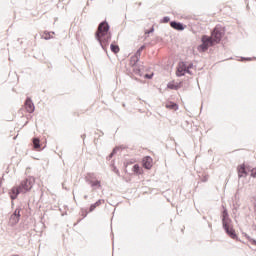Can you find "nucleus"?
<instances>
[{"label": "nucleus", "mask_w": 256, "mask_h": 256, "mask_svg": "<svg viewBox=\"0 0 256 256\" xmlns=\"http://www.w3.org/2000/svg\"><path fill=\"white\" fill-rule=\"evenodd\" d=\"M142 166L144 169H151V167H153V158H151V156H145L142 159Z\"/></svg>", "instance_id": "obj_13"}, {"label": "nucleus", "mask_w": 256, "mask_h": 256, "mask_svg": "<svg viewBox=\"0 0 256 256\" xmlns=\"http://www.w3.org/2000/svg\"><path fill=\"white\" fill-rule=\"evenodd\" d=\"M81 214H82L83 219H85V217H87V215H89V211H87V209H85V208H82Z\"/></svg>", "instance_id": "obj_26"}, {"label": "nucleus", "mask_w": 256, "mask_h": 256, "mask_svg": "<svg viewBox=\"0 0 256 256\" xmlns=\"http://www.w3.org/2000/svg\"><path fill=\"white\" fill-rule=\"evenodd\" d=\"M237 171L239 179H241L242 177H247V175H249V169H247V166H245V164L239 165Z\"/></svg>", "instance_id": "obj_11"}, {"label": "nucleus", "mask_w": 256, "mask_h": 256, "mask_svg": "<svg viewBox=\"0 0 256 256\" xmlns=\"http://www.w3.org/2000/svg\"><path fill=\"white\" fill-rule=\"evenodd\" d=\"M118 149L123 150V149H127V147H125L124 145H121V146L118 147Z\"/></svg>", "instance_id": "obj_39"}, {"label": "nucleus", "mask_w": 256, "mask_h": 256, "mask_svg": "<svg viewBox=\"0 0 256 256\" xmlns=\"http://www.w3.org/2000/svg\"><path fill=\"white\" fill-rule=\"evenodd\" d=\"M51 33H45V36L43 37V39H45V41H49V39H51Z\"/></svg>", "instance_id": "obj_29"}, {"label": "nucleus", "mask_w": 256, "mask_h": 256, "mask_svg": "<svg viewBox=\"0 0 256 256\" xmlns=\"http://www.w3.org/2000/svg\"><path fill=\"white\" fill-rule=\"evenodd\" d=\"M186 68L193 69V63H189L188 65L186 64Z\"/></svg>", "instance_id": "obj_36"}, {"label": "nucleus", "mask_w": 256, "mask_h": 256, "mask_svg": "<svg viewBox=\"0 0 256 256\" xmlns=\"http://www.w3.org/2000/svg\"><path fill=\"white\" fill-rule=\"evenodd\" d=\"M223 207L222 211V228L224 229L226 235L233 239L234 241H239V236H237V232H235V228H233V220L229 217V211Z\"/></svg>", "instance_id": "obj_2"}, {"label": "nucleus", "mask_w": 256, "mask_h": 256, "mask_svg": "<svg viewBox=\"0 0 256 256\" xmlns=\"http://www.w3.org/2000/svg\"><path fill=\"white\" fill-rule=\"evenodd\" d=\"M21 206L16 207L15 211L10 216V225L11 227H15L19 221H21Z\"/></svg>", "instance_id": "obj_6"}, {"label": "nucleus", "mask_w": 256, "mask_h": 256, "mask_svg": "<svg viewBox=\"0 0 256 256\" xmlns=\"http://www.w3.org/2000/svg\"><path fill=\"white\" fill-rule=\"evenodd\" d=\"M112 37L113 34L111 33V26L109 25V22H107V20L100 22L95 32V39L98 41L103 51H107V47H109Z\"/></svg>", "instance_id": "obj_1"}, {"label": "nucleus", "mask_w": 256, "mask_h": 256, "mask_svg": "<svg viewBox=\"0 0 256 256\" xmlns=\"http://www.w3.org/2000/svg\"><path fill=\"white\" fill-rule=\"evenodd\" d=\"M132 71L134 75H138L139 77H143V72H141V68L134 66L132 67Z\"/></svg>", "instance_id": "obj_20"}, {"label": "nucleus", "mask_w": 256, "mask_h": 256, "mask_svg": "<svg viewBox=\"0 0 256 256\" xmlns=\"http://www.w3.org/2000/svg\"><path fill=\"white\" fill-rule=\"evenodd\" d=\"M93 179H95L94 173H87V175L85 176V181L88 184H91L93 182Z\"/></svg>", "instance_id": "obj_18"}, {"label": "nucleus", "mask_w": 256, "mask_h": 256, "mask_svg": "<svg viewBox=\"0 0 256 256\" xmlns=\"http://www.w3.org/2000/svg\"><path fill=\"white\" fill-rule=\"evenodd\" d=\"M214 45H217L213 38L208 35H202L201 37V44L197 46V51L199 53H206V51H209V47H213Z\"/></svg>", "instance_id": "obj_3"}, {"label": "nucleus", "mask_w": 256, "mask_h": 256, "mask_svg": "<svg viewBox=\"0 0 256 256\" xmlns=\"http://www.w3.org/2000/svg\"><path fill=\"white\" fill-rule=\"evenodd\" d=\"M131 163H133V162H126L125 167H127V165H131Z\"/></svg>", "instance_id": "obj_41"}, {"label": "nucleus", "mask_w": 256, "mask_h": 256, "mask_svg": "<svg viewBox=\"0 0 256 256\" xmlns=\"http://www.w3.org/2000/svg\"><path fill=\"white\" fill-rule=\"evenodd\" d=\"M145 47H146L145 45L140 46L139 49L136 51L135 55H137L138 57H141V53H143Z\"/></svg>", "instance_id": "obj_22"}, {"label": "nucleus", "mask_w": 256, "mask_h": 256, "mask_svg": "<svg viewBox=\"0 0 256 256\" xmlns=\"http://www.w3.org/2000/svg\"><path fill=\"white\" fill-rule=\"evenodd\" d=\"M84 199H89V195H84Z\"/></svg>", "instance_id": "obj_44"}, {"label": "nucleus", "mask_w": 256, "mask_h": 256, "mask_svg": "<svg viewBox=\"0 0 256 256\" xmlns=\"http://www.w3.org/2000/svg\"><path fill=\"white\" fill-rule=\"evenodd\" d=\"M90 5V2H89V0L87 1V6H89Z\"/></svg>", "instance_id": "obj_45"}, {"label": "nucleus", "mask_w": 256, "mask_h": 256, "mask_svg": "<svg viewBox=\"0 0 256 256\" xmlns=\"http://www.w3.org/2000/svg\"><path fill=\"white\" fill-rule=\"evenodd\" d=\"M244 237H246V239L249 241V243H251L253 245V241H255V239L251 238V236H249L247 233L244 234Z\"/></svg>", "instance_id": "obj_28"}, {"label": "nucleus", "mask_w": 256, "mask_h": 256, "mask_svg": "<svg viewBox=\"0 0 256 256\" xmlns=\"http://www.w3.org/2000/svg\"><path fill=\"white\" fill-rule=\"evenodd\" d=\"M113 157H115L112 153H110L107 157H106V159H107V161H111L112 159H113Z\"/></svg>", "instance_id": "obj_35"}, {"label": "nucleus", "mask_w": 256, "mask_h": 256, "mask_svg": "<svg viewBox=\"0 0 256 256\" xmlns=\"http://www.w3.org/2000/svg\"><path fill=\"white\" fill-rule=\"evenodd\" d=\"M25 107L27 113H35V104L33 103V100L31 97H27L25 100Z\"/></svg>", "instance_id": "obj_10"}, {"label": "nucleus", "mask_w": 256, "mask_h": 256, "mask_svg": "<svg viewBox=\"0 0 256 256\" xmlns=\"http://www.w3.org/2000/svg\"><path fill=\"white\" fill-rule=\"evenodd\" d=\"M252 245L256 246V240H252Z\"/></svg>", "instance_id": "obj_42"}, {"label": "nucleus", "mask_w": 256, "mask_h": 256, "mask_svg": "<svg viewBox=\"0 0 256 256\" xmlns=\"http://www.w3.org/2000/svg\"><path fill=\"white\" fill-rule=\"evenodd\" d=\"M170 27L176 31H185L187 29V25L175 20L170 21Z\"/></svg>", "instance_id": "obj_8"}, {"label": "nucleus", "mask_w": 256, "mask_h": 256, "mask_svg": "<svg viewBox=\"0 0 256 256\" xmlns=\"http://www.w3.org/2000/svg\"><path fill=\"white\" fill-rule=\"evenodd\" d=\"M166 109H171L172 111H177V110H179V105L175 102H168L166 104Z\"/></svg>", "instance_id": "obj_16"}, {"label": "nucleus", "mask_w": 256, "mask_h": 256, "mask_svg": "<svg viewBox=\"0 0 256 256\" xmlns=\"http://www.w3.org/2000/svg\"><path fill=\"white\" fill-rule=\"evenodd\" d=\"M91 187H101V181L96 180L91 182Z\"/></svg>", "instance_id": "obj_23"}, {"label": "nucleus", "mask_w": 256, "mask_h": 256, "mask_svg": "<svg viewBox=\"0 0 256 256\" xmlns=\"http://www.w3.org/2000/svg\"><path fill=\"white\" fill-rule=\"evenodd\" d=\"M167 89H171L173 91H175V82L171 81L167 84Z\"/></svg>", "instance_id": "obj_24"}, {"label": "nucleus", "mask_w": 256, "mask_h": 256, "mask_svg": "<svg viewBox=\"0 0 256 256\" xmlns=\"http://www.w3.org/2000/svg\"><path fill=\"white\" fill-rule=\"evenodd\" d=\"M32 145L35 151H43V149H45L46 147H42L41 140L39 139V137L32 138Z\"/></svg>", "instance_id": "obj_12"}, {"label": "nucleus", "mask_w": 256, "mask_h": 256, "mask_svg": "<svg viewBox=\"0 0 256 256\" xmlns=\"http://www.w3.org/2000/svg\"><path fill=\"white\" fill-rule=\"evenodd\" d=\"M248 171L250 172V177L256 179V167L251 168V166H247Z\"/></svg>", "instance_id": "obj_21"}, {"label": "nucleus", "mask_w": 256, "mask_h": 256, "mask_svg": "<svg viewBox=\"0 0 256 256\" xmlns=\"http://www.w3.org/2000/svg\"><path fill=\"white\" fill-rule=\"evenodd\" d=\"M207 181H208V178H207V176H205V177L202 179V182H203V183H207Z\"/></svg>", "instance_id": "obj_37"}, {"label": "nucleus", "mask_w": 256, "mask_h": 256, "mask_svg": "<svg viewBox=\"0 0 256 256\" xmlns=\"http://www.w3.org/2000/svg\"><path fill=\"white\" fill-rule=\"evenodd\" d=\"M113 172H114V173H119V170L117 169V167L114 166Z\"/></svg>", "instance_id": "obj_38"}, {"label": "nucleus", "mask_w": 256, "mask_h": 256, "mask_svg": "<svg viewBox=\"0 0 256 256\" xmlns=\"http://www.w3.org/2000/svg\"><path fill=\"white\" fill-rule=\"evenodd\" d=\"M245 59H246L245 57H241L240 61H245Z\"/></svg>", "instance_id": "obj_43"}, {"label": "nucleus", "mask_w": 256, "mask_h": 256, "mask_svg": "<svg viewBox=\"0 0 256 256\" xmlns=\"http://www.w3.org/2000/svg\"><path fill=\"white\" fill-rule=\"evenodd\" d=\"M110 50L112 51V53H114V55H117V53H119V51H120L119 45L111 44Z\"/></svg>", "instance_id": "obj_19"}, {"label": "nucleus", "mask_w": 256, "mask_h": 256, "mask_svg": "<svg viewBox=\"0 0 256 256\" xmlns=\"http://www.w3.org/2000/svg\"><path fill=\"white\" fill-rule=\"evenodd\" d=\"M139 59H140V56H138L137 54H134V56L130 58V65L132 67H137V63H139Z\"/></svg>", "instance_id": "obj_15"}, {"label": "nucleus", "mask_w": 256, "mask_h": 256, "mask_svg": "<svg viewBox=\"0 0 256 256\" xmlns=\"http://www.w3.org/2000/svg\"><path fill=\"white\" fill-rule=\"evenodd\" d=\"M117 151H119V147L113 148L111 153L115 156V155H117Z\"/></svg>", "instance_id": "obj_34"}, {"label": "nucleus", "mask_w": 256, "mask_h": 256, "mask_svg": "<svg viewBox=\"0 0 256 256\" xmlns=\"http://www.w3.org/2000/svg\"><path fill=\"white\" fill-rule=\"evenodd\" d=\"M155 32V27H151L149 30H146L145 31V35H151V33H154Z\"/></svg>", "instance_id": "obj_27"}, {"label": "nucleus", "mask_w": 256, "mask_h": 256, "mask_svg": "<svg viewBox=\"0 0 256 256\" xmlns=\"http://www.w3.org/2000/svg\"><path fill=\"white\" fill-rule=\"evenodd\" d=\"M174 87V91H179V89H181V83L174 84Z\"/></svg>", "instance_id": "obj_32"}, {"label": "nucleus", "mask_w": 256, "mask_h": 256, "mask_svg": "<svg viewBox=\"0 0 256 256\" xmlns=\"http://www.w3.org/2000/svg\"><path fill=\"white\" fill-rule=\"evenodd\" d=\"M102 203H105V200L99 199L95 203L91 204L88 213H93V211L97 209V207H99V205H101Z\"/></svg>", "instance_id": "obj_14"}, {"label": "nucleus", "mask_w": 256, "mask_h": 256, "mask_svg": "<svg viewBox=\"0 0 256 256\" xmlns=\"http://www.w3.org/2000/svg\"><path fill=\"white\" fill-rule=\"evenodd\" d=\"M212 40L216 45L221 43L223 37H225V27L221 26L220 24L216 25L214 29L211 31Z\"/></svg>", "instance_id": "obj_4"}, {"label": "nucleus", "mask_w": 256, "mask_h": 256, "mask_svg": "<svg viewBox=\"0 0 256 256\" xmlns=\"http://www.w3.org/2000/svg\"><path fill=\"white\" fill-rule=\"evenodd\" d=\"M245 61H256V57H245Z\"/></svg>", "instance_id": "obj_33"}, {"label": "nucleus", "mask_w": 256, "mask_h": 256, "mask_svg": "<svg viewBox=\"0 0 256 256\" xmlns=\"http://www.w3.org/2000/svg\"><path fill=\"white\" fill-rule=\"evenodd\" d=\"M171 21V18L169 16H164L161 20L160 23H169Z\"/></svg>", "instance_id": "obj_25"}, {"label": "nucleus", "mask_w": 256, "mask_h": 256, "mask_svg": "<svg viewBox=\"0 0 256 256\" xmlns=\"http://www.w3.org/2000/svg\"><path fill=\"white\" fill-rule=\"evenodd\" d=\"M193 75V72L191 71V69L186 67V70L184 71V75Z\"/></svg>", "instance_id": "obj_31"}, {"label": "nucleus", "mask_w": 256, "mask_h": 256, "mask_svg": "<svg viewBox=\"0 0 256 256\" xmlns=\"http://www.w3.org/2000/svg\"><path fill=\"white\" fill-rule=\"evenodd\" d=\"M33 181V178H26L21 181L18 188L20 189V191H22V193H28V191H31V189H33Z\"/></svg>", "instance_id": "obj_5"}, {"label": "nucleus", "mask_w": 256, "mask_h": 256, "mask_svg": "<svg viewBox=\"0 0 256 256\" xmlns=\"http://www.w3.org/2000/svg\"><path fill=\"white\" fill-rule=\"evenodd\" d=\"M20 193H23L21 191L20 188H18V186H14L13 188H11L9 195H10V199L12 201V205H14L13 201H15V199H17V197H19Z\"/></svg>", "instance_id": "obj_9"}, {"label": "nucleus", "mask_w": 256, "mask_h": 256, "mask_svg": "<svg viewBox=\"0 0 256 256\" xmlns=\"http://www.w3.org/2000/svg\"><path fill=\"white\" fill-rule=\"evenodd\" d=\"M85 137H86L85 134L81 135V138L83 139V141H85Z\"/></svg>", "instance_id": "obj_40"}, {"label": "nucleus", "mask_w": 256, "mask_h": 256, "mask_svg": "<svg viewBox=\"0 0 256 256\" xmlns=\"http://www.w3.org/2000/svg\"><path fill=\"white\" fill-rule=\"evenodd\" d=\"M132 171L133 173H135V175H141L143 173V171L141 170V166H139V164H134L132 167Z\"/></svg>", "instance_id": "obj_17"}, {"label": "nucleus", "mask_w": 256, "mask_h": 256, "mask_svg": "<svg viewBox=\"0 0 256 256\" xmlns=\"http://www.w3.org/2000/svg\"><path fill=\"white\" fill-rule=\"evenodd\" d=\"M186 69H187V63L185 61H180L177 66L176 75L178 77H185Z\"/></svg>", "instance_id": "obj_7"}, {"label": "nucleus", "mask_w": 256, "mask_h": 256, "mask_svg": "<svg viewBox=\"0 0 256 256\" xmlns=\"http://www.w3.org/2000/svg\"><path fill=\"white\" fill-rule=\"evenodd\" d=\"M154 75H155L154 73L145 74V75H144V79H153V76H154Z\"/></svg>", "instance_id": "obj_30"}]
</instances>
